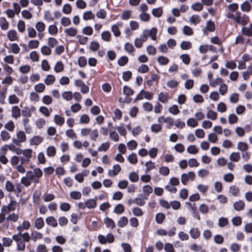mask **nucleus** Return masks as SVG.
Instances as JSON below:
<instances>
[{
    "mask_svg": "<svg viewBox=\"0 0 252 252\" xmlns=\"http://www.w3.org/2000/svg\"><path fill=\"white\" fill-rule=\"evenodd\" d=\"M12 239L16 242L17 249L19 251H23L25 249V243L26 242L21 235V233L14 234L12 236Z\"/></svg>",
    "mask_w": 252,
    "mask_h": 252,
    "instance_id": "f257e3e1",
    "label": "nucleus"
},
{
    "mask_svg": "<svg viewBox=\"0 0 252 252\" xmlns=\"http://www.w3.org/2000/svg\"><path fill=\"white\" fill-rule=\"evenodd\" d=\"M114 235L111 233H108L106 236L99 234L98 236V242L101 244H105L106 243H112L114 241Z\"/></svg>",
    "mask_w": 252,
    "mask_h": 252,
    "instance_id": "f03ea898",
    "label": "nucleus"
},
{
    "mask_svg": "<svg viewBox=\"0 0 252 252\" xmlns=\"http://www.w3.org/2000/svg\"><path fill=\"white\" fill-rule=\"evenodd\" d=\"M16 204L17 202H16V201L11 200L10 202H9L8 205L3 206L2 207L1 211L3 213H8L10 212L15 210L16 207Z\"/></svg>",
    "mask_w": 252,
    "mask_h": 252,
    "instance_id": "7ed1b4c3",
    "label": "nucleus"
},
{
    "mask_svg": "<svg viewBox=\"0 0 252 252\" xmlns=\"http://www.w3.org/2000/svg\"><path fill=\"white\" fill-rule=\"evenodd\" d=\"M245 204L243 200H239L234 202L233 207L235 210L238 211L243 210L244 209Z\"/></svg>",
    "mask_w": 252,
    "mask_h": 252,
    "instance_id": "20e7f679",
    "label": "nucleus"
},
{
    "mask_svg": "<svg viewBox=\"0 0 252 252\" xmlns=\"http://www.w3.org/2000/svg\"><path fill=\"white\" fill-rule=\"evenodd\" d=\"M43 141V138L40 136H34L30 140V144L32 145H38Z\"/></svg>",
    "mask_w": 252,
    "mask_h": 252,
    "instance_id": "39448f33",
    "label": "nucleus"
},
{
    "mask_svg": "<svg viewBox=\"0 0 252 252\" xmlns=\"http://www.w3.org/2000/svg\"><path fill=\"white\" fill-rule=\"evenodd\" d=\"M46 222L49 225L52 226L54 227L57 226L58 223L57 220L53 216H50L46 219Z\"/></svg>",
    "mask_w": 252,
    "mask_h": 252,
    "instance_id": "423d86ee",
    "label": "nucleus"
},
{
    "mask_svg": "<svg viewBox=\"0 0 252 252\" xmlns=\"http://www.w3.org/2000/svg\"><path fill=\"white\" fill-rule=\"evenodd\" d=\"M104 223L106 225V227L107 228L110 227L113 229L115 226V223L114 220L108 217H106L104 220Z\"/></svg>",
    "mask_w": 252,
    "mask_h": 252,
    "instance_id": "0eeeda50",
    "label": "nucleus"
},
{
    "mask_svg": "<svg viewBox=\"0 0 252 252\" xmlns=\"http://www.w3.org/2000/svg\"><path fill=\"white\" fill-rule=\"evenodd\" d=\"M242 33L248 36H252V24H250L249 27H243L242 28Z\"/></svg>",
    "mask_w": 252,
    "mask_h": 252,
    "instance_id": "6e6552de",
    "label": "nucleus"
},
{
    "mask_svg": "<svg viewBox=\"0 0 252 252\" xmlns=\"http://www.w3.org/2000/svg\"><path fill=\"white\" fill-rule=\"evenodd\" d=\"M189 234L193 239H197L200 236V232L197 228H192L190 230Z\"/></svg>",
    "mask_w": 252,
    "mask_h": 252,
    "instance_id": "1a4fd4ad",
    "label": "nucleus"
},
{
    "mask_svg": "<svg viewBox=\"0 0 252 252\" xmlns=\"http://www.w3.org/2000/svg\"><path fill=\"white\" fill-rule=\"evenodd\" d=\"M34 225L37 229H41L44 225L43 218L41 217L37 218L35 221Z\"/></svg>",
    "mask_w": 252,
    "mask_h": 252,
    "instance_id": "9d476101",
    "label": "nucleus"
},
{
    "mask_svg": "<svg viewBox=\"0 0 252 252\" xmlns=\"http://www.w3.org/2000/svg\"><path fill=\"white\" fill-rule=\"evenodd\" d=\"M12 116L14 118H18L21 115V110L17 106H14L12 108L11 110Z\"/></svg>",
    "mask_w": 252,
    "mask_h": 252,
    "instance_id": "9b49d317",
    "label": "nucleus"
},
{
    "mask_svg": "<svg viewBox=\"0 0 252 252\" xmlns=\"http://www.w3.org/2000/svg\"><path fill=\"white\" fill-rule=\"evenodd\" d=\"M8 38L11 41H15L17 39V32L15 30H10L7 33Z\"/></svg>",
    "mask_w": 252,
    "mask_h": 252,
    "instance_id": "f8f14e48",
    "label": "nucleus"
},
{
    "mask_svg": "<svg viewBox=\"0 0 252 252\" xmlns=\"http://www.w3.org/2000/svg\"><path fill=\"white\" fill-rule=\"evenodd\" d=\"M86 206L89 209H94L96 206L95 199H89L86 202Z\"/></svg>",
    "mask_w": 252,
    "mask_h": 252,
    "instance_id": "ddd939ff",
    "label": "nucleus"
},
{
    "mask_svg": "<svg viewBox=\"0 0 252 252\" xmlns=\"http://www.w3.org/2000/svg\"><path fill=\"white\" fill-rule=\"evenodd\" d=\"M229 159L231 161L238 162L240 159V154L239 152H233L229 156Z\"/></svg>",
    "mask_w": 252,
    "mask_h": 252,
    "instance_id": "4468645a",
    "label": "nucleus"
},
{
    "mask_svg": "<svg viewBox=\"0 0 252 252\" xmlns=\"http://www.w3.org/2000/svg\"><path fill=\"white\" fill-rule=\"evenodd\" d=\"M64 69V65L62 62L58 61L56 63L55 67L54 70L57 73H59L62 71Z\"/></svg>",
    "mask_w": 252,
    "mask_h": 252,
    "instance_id": "2eb2a0df",
    "label": "nucleus"
},
{
    "mask_svg": "<svg viewBox=\"0 0 252 252\" xmlns=\"http://www.w3.org/2000/svg\"><path fill=\"white\" fill-rule=\"evenodd\" d=\"M205 29H207L208 32H212L215 30V25L214 22L211 20L207 21Z\"/></svg>",
    "mask_w": 252,
    "mask_h": 252,
    "instance_id": "dca6fc26",
    "label": "nucleus"
},
{
    "mask_svg": "<svg viewBox=\"0 0 252 252\" xmlns=\"http://www.w3.org/2000/svg\"><path fill=\"white\" fill-rule=\"evenodd\" d=\"M163 11L161 7L153 8L152 11V14L156 17H160Z\"/></svg>",
    "mask_w": 252,
    "mask_h": 252,
    "instance_id": "f3484780",
    "label": "nucleus"
},
{
    "mask_svg": "<svg viewBox=\"0 0 252 252\" xmlns=\"http://www.w3.org/2000/svg\"><path fill=\"white\" fill-rule=\"evenodd\" d=\"M249 148V146L247 143L244 142H240L237 145V149L242 152H246Z\"/></svg>",
    "mask_w": 252,
    "mask_h": 252,
    "instance_id": "a211bd4d",
    "label": "nucleus"
},
{
    "mask_svg": "<svg viewBox=\"0 0 252 252\" xmlns=\"http://www.w3.org/2000/svg\"><path fill=\"white\" fill-rule=\"evenodd\" d=\"M165 218V215L162 213H158L155 217L156 222L158 224L162 223Z\"/></svg>",
    "mask_w": 252,
    "mask_h": 252,
    "instance_id": "6ab92c4d",
    "label": "nucleus"
},
{
    "mask_svg": "<svg viewBox=\"0 0 252 252\" xmlns=\"http://www.w3.org/2000/svg\"><path fill=\"white\" fill-rule=\"evenodd\" d=\"M128 223V220L126 217H122L118 221V225L120 227H125Z\"/></svg>",
    "mask_w": 252,
    "mask_h": 252,
    "instance_id": "aec40b11",
    "label": "nucleus"
},
{
    "mask_svg": "<svg viewBox=\"0 0 252 252\" xmlns=\"http://www.w3.org/2000/svg\"><path fill=\"white\" fill-rule=\"evenodd\" d=\"M54 122L57 125L61 126L64 123V119L63 117L56 115L54 117Z\"/></svg>",
    "mask_w": 252,
    "mask_h": 252,
    "instance_id": "412c9836",
    "label": "nucleus"
},
{
    "mask_svg": "<svg viewBox=\"0 0 252 252\" xmlns=\"http://www.w3.org/2000/svg\"><path fill=\"white\" fill-rule=\"evenodd\" d=\"M123 93L126 96H130L133 94L134 91L129 87L127 86H125L123 87Z\"/></svg>",
    "mask_w": 252,
    "mask_h": 252,
    "instance_id": "4be33fe9",
    "label": "nucleus"
},
{
    "mask_svg": "<svg viewBox=\"0 0 252 252\" xmlns=\"http://www.w3.org/2000/svg\"><path fill=\"white\" fill-rule=\"evenodd\" d=\"M55 81V77L52 75L49 74L45 79L44 82L47 85H50L53 84Z\"/></svg>",
    "mask_w": 252,
    "mask_h": 252,
    "instance_id": "5701e85b",
    "label": "nucleus"
},
{
    "mask_svg": "<svg viewBox=\"0 0 252 252\" xmlns=\"http://www.w3.org/2000/svg\"><path fill=\"white\" fill-rule=\"evenodd\" d=\"M125 209L123 204H118L114 209V213L117 214H122L124 212Z\"/></svg>",
    "mask_w": 252,
    "mask_h": 252,
    "instance_id": "b1692460",
    "label": "nucleus"
},
{
    "mask_svg": "<svg viewBox=\"0 0 252 252\" xmlns=\"http://www.w3.org/2000/svg\"><path fill=\"white\" fill-rule=\"evenodd\" d=\"M64 32L69 36L73 37L76 35L77 31L76 29L73 28H69L66 29Z\"/></svg>",
    "mask_w": 252,
    "mask_h": 252,
    "instance_id": "393cba45",
    "label": "nucleus"
},
{
    "mask_svg": "<svg viewBox=\"0 0 252 252\" xmlns=\"http://www.w3.org/2000/svg\"><path fill=\"white\" fill-rule=\"evenodd\" d=\"M251 8V6L248 1H245L241 5V9L243 11L249 12Z\"/></svg>",
    "mask_w": 252,
    "mask_h": 252,
    "instance_id": "a878e982",
    "label": "nucleus"
},
{
    "mask_svg": "<svg viewBox=\"0 0 252 252\" xmlns=\"http://www.w3.org/2000/svg\"><path fill=\"white\" fill-rule=\"evenodd\" d=\"M128 62V59L126 56H122L120 59L118 60V64L121 66H123L125 65Z\"/></svg>",
    "mask_w": 252,
    "mask_h": 252,
    "instance_id": "bb28decb",
    "label": "nucleus"
},
{
    "mask_svg": "<svg viewBox=\"0 0 252 252\" xmlns=\"http://www.w3.org/2000/svg\"><path fill=\"white\" fill-rule=\"evenodd\" d=\"M191 8L196 11H200L203 8V4L200 2H197L191 5Z\"/></svg>",
    "mask_w": 252,
    "mask_h": 252,
    "instance_id": "cd10ccee",
    "label": "nucleus"
},
{
    "mask_svg": "<svg viewBox=\"0 0 252 252\" xmlns=\"http://www.w3.org/2000/svg\"><path fill=\"white\" fill-rule=\"evenodd\" d=\"M31 236L34 242H35L37 239H41L43 237L42 234L37 231L32 232L31 234Z\"/></svg>",
    "mask_w": 252,
    "mask_h": 252,
    "instance_id": "c85d7f7f",
    "label": "nucleus"
},
{
    "mask_svg": "<svg viewBox=\"0 0 252 252\" xmlns=\"http://www.w3.org/2000/svg\"><path fill=\"white\" fill-rule=\"evenodd\" d=\"M57 22L55 23L54 25H50L48 28V32L51 35H54L57 33L58 30L56 25Z\"/></svg>",
    "mask_w": 252,
    "mask_h": 252,
    "instance_id": "c756f323",
    "label": "nucleus"
},
{
    "mask_svg": "<svg viewBox=\"0 0 252 252\" xmlns=\"http://www.w3.org/2000/svg\"><path fill=\"white\" fill-rule=\"evenodd\" d=\"M157 61L160 65H166L169 62V59L167 57L163 56H159L158 58Z\"/></svg>",
    "mask_w": 252,
    "mask_h": 252,
    "instance_id": "7c9ffc66",
    "label": "nucleus"
},
{
    "mask_svg": "<svg viewBox=\"0 0 252 252\" xmlns=\"http://www.w3.org/2000/svg\"><path fill=\"white\" fill-rule=\"evenodd\" d=\"M127 159L131 164H135L138 161L136 154L135 153H132L129 155Z\"/></svg>",
    "mask_w": 252,
    "mask_h": 252,
    "instance_id": "2f4dec72",
    "label": "nucleus"
},
{
    "mask_svg": "<svg viewBox=\"0 0 252 252\" xmlns=\"http://www.w3.org/2000/svg\"><path fill=\"white\" fill-rule=\"evenodd\" d=\"M157 33V29L156 28H152L149 30V36H150L153 40H156L157 39L156 34Z\"/></svg>",
    "mask_w": 252,
    "mask_h": 252,
    "instance_id": "473e14b6",
    "label": "nucleus"
},
{
    "mask_svg": "<svg viewBox=\"0 0 252 252\" xmlns=\"http://www.w3.org/2000/svg\"><path fill=\"white\" fill-rule=\"evenodd\" d=\"M94 15L91 11L85 12L83 16V18L84 20H88L93 19L94 18Z\"/></svg>",
    "mask_w": 252,
    "mask_h": 252,
    "instance_id": "72a5a7b5",
    "label": "nucleus"
},
{
    "mask_svg": "<svg viewBox=\"0 0 252 252\" xmlns=\"http://www.w3.org/2000/svg\"><path fill=\"white\" fill-rule=\"evenodd\" d=\"M17 137L20 143L24 142L26 140V136L23 131H19L17 133Z\"/></svg>",
    "mask_w": 252,
    "mask_h": 252,
    "instance_id": "f704fd0d",
    "label": "nucleus"
},
{
    "mask_svg": "<svg viewBox=\"0 0 252 252\" xmlns=\"http://www.w3.org/2000/svg\"><path fill=\"white\" fill-rule=\"evenodd\" d=\"M81 196L82 194L80 191H73L70 192V197L73 199H79Z\"/></svg>",
    "mask_w": 252,
    "mask_h": 252,
    "instance_id": "c9c22d12",
    "label": "nucleus"
},
{
    "mask_svg": "<svg viewBox=\"0 0 252 252\" xmlns=\"http://www.w3.org/2000/svg\"><path fill=\"white\" fill-rule=\"evenodd\" d=\"M62 97L66 100L70 101L72 99L73 94L72 92L70 91L64 92L62 94Z\"/></svg>",
    "mask_w": 252,
    "mask_h": 252,
    "instance_id": "e433bc0d",
    "label": "nucleus"
},
{
    "mask_svg": "<svg viewBox=\"0 0 252 252\" xmlns=\"http://www.w3.org/2000/svg\"><path fill=\"white\" fill-rule=\"evenodd\" d=\"M228 223L227 218L221 217L219 220L218 225L220 227H222L226 225Z\"/></svg>",
    "mask_w": 252,
    "mask_h": 252,
    "instance_id": "4c0bfd02",
    "label": "nucleus"
},
{
    "mask_svg": "<svg viewBox=\"0 0 252 252\" xmlns=\"http://www.w3.org/2000/svg\"><path fill=\"white\" fill-rule=\"evenodd\" d=\"M129 179L131 182H136L139 180L138 175L135 172H132L129 174Z\"/></svg>",
    "mask_w": 252,
    "mask_h": 252,
    "instance_id": "58836bf2",
    "label": "nucleus"
},
{
    "mask_svg": "<svg viewBox=\"0 0 252 252\" xmlns=\"http://www.w3.org/2000/svg\"><path fill=\"white\" fill-rule=\"evenodd\" d=\"M231 221L232 224L236 226L240 225L242 222V218L239 216L234 217Z\"/></svg>",
    "mask_w": 252,
    "mask_h": 252,
    "instance_id": "ea45409f",
    "label": "nucleus"
},
{
    "mask_svg": "<svg viewBox=\"0 0 252 252\" xmlns=\"http://www.w3.org/2000/svg\"><path fill=\"white\" fill-rule=\"evenodd\" d=\"M207 117L212 120H215L217 118V113L212 110H210L207 113Z\"/></svg>",
    "mask_w": 252,
    "mask_h": 252,
    "instance_id": "a19ab883",
    "label": "nucleus"
},
{
    "mask_svg": "<svg viewBox=\"0 0 252 252\" xmlns=\"http://www.w3.org/2000/svg\"><path fill=\"white\" fill-rule=\"evenodd\" d=\"M5 128L10 131H13L14 129L15 126L12 120L9 121L4 126Z\"/></svg>",
    "mask_w": 252,
    "mask_h": 252,
    "instance_id": "79ce46f5",
    "label": "nucleus"
},
{
    "mask_svg": "<svg viewBox=\"0 0 252 252\" xmlns=\"http://www.w3.org/2000/svg\"><path fill=\"white\" fill-rule=\"evenodd\" d=\"M170 172L169 169L167 166H161L159 168V173L163 176H167L169 174Z\"/></svg>",
    "mask_w": 252,
    "mask_h": 252,
    "instance_id": "37998d69",
    "label": "nucleus"
},
{
    "mask_svg": "<svg viewBox=\"0 0 252 252\" xmlns=\"http://www.w3.org/2000/svg\"><path fill=\"white\" fill-rule=\"evenodd\" d=\"M56 154V149L54 146H49L47 149V155L48 157H53Z\"/></svg>",
    "mask_w": 252,
    "mask_h": 252,
    "instance_id": "c03bdc74",
    "label": "nucleus"
},
{
    "mask_svg": "<svg viewBox=\"0 0 252 252\" xmlns=\"http://www.w3.org/2000/svg\"><path fill=\"white\" fill-rule=\"evenodd\" d=\"M39 111L45 117H49L50 115L49 109L45 106H41L39 108Z\"/></svg>",
    "mask_w": 252,
    "mask_h": 252,
    "instance_id": "a18cd8bd",
    "label": "nucleus"
},
{
    "mask_svg": "<svg viewBox=\"0 0 252 252\" xmlns=\"http://www.w3.org/2000/svg\"><path fill=\"white\" fill-rule=\"evenodd\" d=\"M44 19L48 22H50L54 20V18L52 16V15L50 11H45L44 14Z\"/></svg>",
    "mask_w": 252,
    "mask_h": 252,
    "instance_id": "49530a36",
    "label": "nucleus"
},
{
    "mask_svg": "<svg viewBox=\"0 0 252 252\" xmlns=\"http://www.w3.org/2000/svg\"><path fill=\"white\" fill-rule=\"evenodd\" d=\"M187 125L189 126L194 127L198 125V122L194 118H189L187 122Z\"/></svg>",
    "mask_w": 252,
    "mask_h": 252,
    "instance_id": "de8ad7c7",
    "label": "nucleus"
},
{
    "mask_svg": "<svg viewBox=\"0 0 252 252\" xmlns=\"http://www.w3.org/2000/svg\"><path fill=\"white\" fill-rule=\"evenodd\" d=\"M145 166H147L145 172H147L150 170H152L155 168V164L154 162H153L151 160L147 161L145 164Z\"/></svg>",
    "mask_w": 252,
    "mask_h": 252,
    "instance_id": "09e8293b",
    "label": "nucleus"
},
{
    "mask_svg": "<svg viewBox=\"0 0 252 252\" xmlns=\"http://www.w3.org/2000/svg\"><path fill=\"white\" fill-rule=\"evenodd\" d=\"M72 10V8L70 4L66 3L65 4L63 7L62 11L65 14H68L71 13Z\"/></svg>",
    "mask_w": 252,
    "mask_h": 252,
    "instance_id": "8fccbe9b",
    "label": "nucleus"
},
{
    "mask_svg": "<svg viewBox=\"0 0 252 252\" xmlns=\"http://www.w3.org/2000/svg\"><path fill=\"white\" fill-rule=\"evenodd\" d=\"M45 88V86L43 83H39L34 86L35 91L39 93L43 92Z\"/></svg>",
    "mask_w": 252,
    "mask_h": 252,
    "instance_id": "3c124183",
    "label": "nucleus"
},
{
    "mask_svg": "<svg viewBox=\"0 0 252 252\" xmlns=\"http://www.w3.org/2000/svg\"><path fill=\"white\" fill-rule=\"evenodd\" d=\"M41 52L44 55H49L51 53V49L49 47L44 45L41 47Z\"/></svg>",
    "mask_w": 252,
    "mask_h": 252,
    "instance_id": "603ef678",
    "label": "nucleus"
},
{
    "mask_svg": "<svg viewBox=\"0 0 252 252\" xmlns=\"http://www.w3.org/2000/svg\"><path fill=\"white\" fill-rule=\"evenodd\" d=\"M183 32L184 34L189 36L193 34V31L189 26H185L183 28Z\"/></svg>",
    "mask_w": 252,
    "mask_h": 252,
    "instance_id": "864d4df0",
    "label": "nucleus"
},
{
    "mask_svg": "<svg viewBox=\"0 0 252 252\" xmlns=\"http://www.w3.org/2000/svg\"><path fill=\"white\" fill-rule=\"evenodd\" d=\"M19 218V216L15 213H12L10 215H9L6 218V220L7 221H11L13 222H16L18 220Z\"/></svg>",
    "mask_w": 252,
    "mask_h": 252,
    "instance_id": "5fc2aeb1",
    "label": "nucleus"
},
{
    "mask_svg": "<svg viewBox=\"0 0 252 252\" xmlns=\"http://www.w3.org/2000/svg\"><path fill=\"white\" fill-rule=\"evenodd\" d=\"M35 28L39 32H42L45 30V25L42 22H38L35 25Z\"/></svg>",
    "mask_w": 252,
    "mask_h": 252,
    "instance_id": "6e6d98bb",
    "label": "nucleus"
},
{
    "mask_svg": "<svg viewBox=\"0 0 252 252\" xmlns=\"http://www.w3.org/2000/svg\"><path fill=\"white\" fill-rule=\"evenodd\" d=\"M127 146L128 150H133L136 148L137 143L135 140H132L127 143Z\"/></svg>",
    "mask_w": 252,
    "mask_h": 252,
    "instance_id": "4d7b16f0",
    "label": "nucleus"
},
{
    "mask_svg": "<svg viewBox=\"0 0 252 252\" xmlns=\"http://www.w3.org/2000/svg\"><path fill=\"white\" fill-rule=\"evenodd\" d=\"M78 63L80 67H84L87 63L86 58L84 56L79 57L78 60Z\"/></svg>",
    "mask_w": 252,
    "mask_h": 252,
    "instance_id": "13d9d810",
    "label": "nucleus"
},
{
    "mask_svg": "<svg viewBox=\"0 0 252 252\" xmlns=\"http://www.w3.org/2000/svg\"><path fill=\"white\" fill-rule=\"evenodd\" d=\"M111 33L109 31L103 32L101 33V38L106 41H109L111 37Z\"/></svg>",
    "mask_w": 252,
    "mask_h": 252,
    "instance_id": "bf43d9fd",
    "label": "nucleus"
},
{
    "mask_svg": "<svg viewBox=\"0 0 252 252\" xmlns=\"http://www.w3.org/2000/svg\"><path fill=\"white\" fill-rule=\"evenodd\" d=\"M132 213L133 215L137 217H141L143 215L142 210L138 207H134L133 208Z\"/></svg>",
    "mask_w": 252,
    "mask_h": 252,
    "instance_id": "052dcab7",
    "label": "nucleus"
},
{
    "mask_svg": "<svg viewBox=\"0 0 252 252\" xmlns=\"http://www.w3.org/2000/svg\"><path fill=\"white\" fill-rule=\"evenodd\" d=\"M124 49L126 52L129 53H132L134 50L133 45L128 42L125 44Z\"/></svg>",
    "mask_w": 252,
    "mask_h": 252,
    "instance_id": "680f3d73",
    "label": "nucleus"
},
{
    "mask_svg": "<svg viewBox=\"0 0 252 252\" xmlns=\"http://www.w3.org/2000/svg\"><path fill=\"white\" fill-rule=\"evenodd\" d=\"M169 112L173 115H175L178 114L180 111L177 105H173L171 107H169Z\"/></svg>",
    "mask_w": 252,
    "mask_h": 252,
    "instance_id": "e2e57ef3",
    "label": "nucleus"
},
{
    "mask_svg": "<svg viewBox=\"0 0 252 252\" xmlns=\"http://www.w3.org/2000/svg\"><path fill=\"white\" fill-rule=\"evenodd\" d=\"M99 48V44L96 41H92L90 45V48L93 51H97Z\"/></svg>",
    "mask_w": 252,
    "mask_h": 252,
    "instance_id": "0e129e2a",
    "label": "nucleus"
},
{
    "mask_svg": "<svg viewBox=\"0 0 252 252\" xmlns=\"http://www.w3.org/2000/svg\"><path fill=\"white\" fill-rule=\"evenodd\" d=\"M132 76V73L130 71H124L123 73V79L125 81H128Z\"/></svg>",
    "mask_w": 252,
    "mask_h": 252,
    "instance_id": "69168bd1",
    "label": "nucleus"
},
{
    "mask_svg": "<svg viewBox=\"0 0 252 252\" xmlns=\"http://www.w3.org/2000/svg\"><path fill=\"white\" fill-rule=\"evenodd\" d=\"M111 31L116 37H118L120 35L121 32L117 25H113L111 27Z\"/></svg>",
    "mask_w": 252,
    "mask_h": 252,
    "instance_id": "338daca9",
    "label": "nucleus"
},
{
    "mask_svg": "<svg viewBox=\"0 0 252 252\" xmlns=\"http://www.w3.org/2000/svg\"><path fill=\"white\" fill-rule=\"evenodd\" d=\"M189 21L196 25L200 22L199 16L197 15H193L190 18Z\"/></svg>",
    "mask_w": 252,
    "mask_h": 252,
    "instance_id": "774afa93",
    "label": "nucleus"
}]
</instances>
